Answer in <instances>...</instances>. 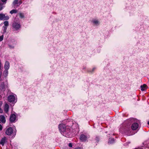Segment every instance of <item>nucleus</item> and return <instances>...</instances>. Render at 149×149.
Returning a JSON list of instances; mask_svg holds the SVG:
<instances>
[{
    "label": "nucleus",
    "mask_w": 149,
    "mask_h": 149,
    "mask_svg": "<svg viewBox=\"0 0 149 149\" xmlns=\"http://www.w3.org/2000/svg\"><path fill=\"white\" fill-rule=\"evenodd\" d=\"M2 125L0 124V130H2Z\"/></svg>",
    "instance_id": "nucleus-35"
},
{
    "label": "nucleus",
    "mask_w": 149,
    "mask_h": 149,
    "mask_svg": "<svg viewBox=\"0 0 149 149\" xmlns=\"http://www.w3.org/2000/svg\"><path fill=\"white\" fill-rule=\"evenodd\" d=\"M91 22L92 25L94 26H98L100 24V20L97 18H93Z\"/></svg>",
    "instance_id": "nucleus-5"
},
{
    "label": "nucleus",
    "mask_w": 149,
    "mask_h": 149,
    "mask_svg": "<svg viewBox=\"0 0 149 149\" xmlns=\"http://www.w3.org/2000/svg\"><path fill=\"white\" fill-rule=\"evenodd\" d=\"M3 35L0 36V41H2L3 39Z\"/></svg>",
    "instance_id": "nucleus-28"
},
{
    "label": "nucleus",
    "mask_w": 149,
    "mask_h": 149,
    "mask_svg": "<svg viewBox=\"0 0 149 149\" xmlns=\"http://www.w3.org/2000/svg\"><path fill=\"white\" fill-rule=\"evenodd\" d=\"M3 68V65L1 63V61H0V70Z\"/></svg>",
    "instance_id": "nucleus-25"
},
{
    "label": "nucleus",
    "mask_w": 149,
    "mask_h": 149,
    "mask_svg": "<svg viewBox=\"0 0 149 149\" xmlns=\"http://www.w3.org/2000/svg\"><path fill=\"white\" fill-rule=\"evenodd\" d=\"M17 43V42L14 39H12L9 41L8 46L10 49L14 48Z\"/></svg>",
    "instance_id": "nucleus-6"
},
{
    "label": "nucleus",
    "mask_w": 149,
    "mask_h": 149,
    "mask_svg": "<svg viewBox=\"0 0 149 149\" xmlns=\"http://www.w3.org/2000/svg\"><path fill=\"white\" fill-rule=\"evenodd\" d=\"M3 27L4 28L3 32H4V33H5L6 32V30L7 29V27H4V26H3Z\"/></svg>",
    "instance_id": "nucleus-27"
},
{
    "label": "nucleus",
    "mask_w": 149,
    "mask_h": 149,
    "mask_svg": "<svg viewBox=\"0 0 149 149\" xmlns=\"http://www.w3.org/2000/svg\"><path fill=\"white\" fill-rule=\"evenodd\" d=\"M16 116L15 114H12L10 117V120L11 122H14L16 120Z\"/></svg>",
    "instance_id": "nucleus-9"
},
{
    "label": "nucleus",
    "mask_w": 149,
    "mask_h": 149,
    "mask_svg": "<svg viewBox=\"0 0 149 149\" xmlns=\"http://www.w3.org/2000/svg\"><path fill=\"white\" fill-rule=\"evenodd\" d=\"M5 88L4 84L3 81L2 80H0V89L4 90Z\"/></svg>",
    "instance_id": "nucleus-13"
},
{
    "label": "nucleus",
    "mask_w": 149,
    "mask_h": 149,
    "mask_svg": "<svg viewBox=\"0 0 149 149\" xmlns=\"http://www.w3.org/2000/svg\"><path fill=\"white\" fill-rule=\"evenodd\" d=\"M96 68L94 67V68H93L92 69L88 70H87V71L89 72L93 73L95 71V70H96Z\"/></svg>",
    "instance_id": "nucleus-20"
},
{
    "label": "nucleus",
    "mask_w": 149,
    "mask_h": 149,
    "mask_svg": "<svg viewBox=\"0 0 149 149\" xmlns=\"http://www.w3.org/2000/svg\"><path fill=\"white\" fill-rule=\"evenodd\" d=\"M95 140L97 142H98L99 141V139L97 137H96Z\"/></svg>",
    "instance_id": "nucleus-30"
},
{
    "label": "nucleus",
    "mask_w": 149,
    "mask_h": 149,
    "mask_svg": "<svg viewBox=\"0 0 149 149\" xmlns=\"http://www.w3.org/2000/svg\"><path fill=\"white\" fill-rule=\"evenodd\" d=\"M1 0L2 2L5 3H6V1H7V0Z\"/></svg>",
    "instance_id": "nucleus-32"
},
{
    "label": "nucleus",
    "mask_w": 149,
    "mask_h": 149,
    "mask_svg": "<svg viewBox=\"0 0 149 149\" xmlns=\"http://www.w3.org/2000/svg\"><path fill=\"white\" fill-rule=\"evenodd\" d=\"M18 0H14L13 2V4L14 5H15L16 4L18 5Z\"/></svg>",
    "instance_id": "nucleus-22"
},
{
    "label": "nucleus",
    "mask_w": 149,
    "mask_h": 149,
    "mask_svg": "<svg viewBox=\"0 0 149 149\" xmlns=\"http://www.w3.org/2000/svg\"><path fill=\"white\" fill-rule=\"evenodd\" d=\"M74 149H82L81 147H79L76 148Z\"/></svg>",
    "instance_id": "nucleus-34"
},
{
    "label": "nucleus",
    "mask_w": 149,
    "mask_h": 149,
    "mask_svg": "<svg viewBox=\"0 0 149 149\" xmlns=\"http://www.w3.org/2000/svg\"><path fill=\"white\" fill-rule=\"evenodd\" d=\"M0 120L3 123H5L6 122V119L4 116H0Z\"/></svg>",
    "instance_id": "nucleus-16"
},
{
    "label": "nucleus",
    "mask_w": 149,
    "mask_h": 149,
    "mask_svg": "<svg viewBox=\"0 0 149 149\" xmlns=\"http://www.w3.org/2000/svg\"><path fill=\"white\" fill-rule=\"evenodd\" d=\"M4 27H7L8 26V22L7 21H5L4 22Z\"/></svg>",
    "instance_id": "nucleus-23"
},
{
    "label": "nucleus",
    "mask_w": 149,
    "mask_h": 149,
    "mask_svg": "<svg viewBox=\"0 0 149 149\" xmlns=\"http://www.w3.org/2000/svg\"><path fill=\"white\" fill-rule=\"evenodd\" d=\"M6 134L8 135H12L13 136H15L16 133V130L14 127H9L7 128L5 132Z\"/></svg>",
    "instance_id": "nucleus-3"
},
{
    "label": "nucleus",
    "mask_w": 149,
    "mask_h": 149,
    "mask_svg": "<svg viewBox=\"0 0 149 149\" xmlns=\"http://www.w3.org/2000/svg\"><path fill=\"white\" fill-rule=\"evenodd\" d=\"M19 15L20 17L21 18H23L24 17V14H23L22 13H19Z\"/></svg>",
    "instance_id": "nucleus-24"
},
{
    "label": "nucleus",
    "mask_w": 149,
    "mask_h": 149,
    "mask_svg": "<svg viewBox=\"0 0 149 149\" xmlns=\"http://www.w3.org/2000/svg\"><path fill=\"white\" fill-rule=\"evenodd\" d=\"M9 106L7 103L5 104L4 108V110L6 113H7L9 110Z\"/></svg>",
    "instance_id": "nucleus-14"
},
{
    "label": "nucleus",
    "mask_w": 149,
    "mask_h": 149,
    "mask_svg": "<svg viewBox=\"0 0 149 149\" xmlns=\"http://www.w3.org/2000/svg\"><path fill=\"white\" fill-rule=\"evenodd\" d=\"M139 125L137 123H134L132 125L131 128L133 130H136L138 127Z\"/></svg>",
    "instance_id": "nucleus-12"
},
{
    "label": "nucleus",
    "mask_w": 149,
    "mask_h": 149,
    "mask_svg": "<svg viewBox=\"0 0 149 149\" xmlns=\"http://www.w3.org/2000/svg\"><path fill=\"white\" fill-rule=\"evenodd\" d=\"M115 141L113 138H109L108 141V143L109 144H112L115 143Z\"/></svg>",
    "instance_id": "nucleus-17"
},
{
    "label": "nucleus",
    "mask_w": 149,
    "mask_h": 149,
    "mask_svg": "<svg viewBox=\"0 0 149 149\" xmlns=\"http://www.w3.org/2000/svg\"><path fill=\"white\" fill-rule=\"evenodd\" d=\"M4 70H8L10 68V63L9 62L6 61L4 65Z\"/></svg>",
    "instance_id": "nucleus-11"
},
{
    "label": "nucleus",
    "mask_w": 149,
    "mask_h": 149,
    "mask_svg": "<svg viewBox=\"0 0 149 149\" xmlns=\"http://www.w3.org/2000/svg\"><path fill=\"white\" fill-rule=\"evenodd\" d=\"M6 137H4L2 138L0 141L1 144L2 146H3L4 145V143L6 142Z\"/></svg>",
    "instance_id": "nucleus-15"
},
{
    "label": "nucleus",
    "mask_w": 149,
    "mask_h": 149,
    "mask_svg": "<svg viewBox=\"0 0 149 149\" xmlns=\"http://www.w3.org/2000/svg\"><path fill=\"white\" fill-rule=\"evenodd\" d=\"M141 90L142 91H145L147 88V86L145 84L143 85H141Z\"/></svg>",
    "instance_id": "nucleus-18"
},
{
    "label": "nucleus",
    "mask_w": 149,
    "mask_h": 149,
    "mask_svg": "<svg viewBox=\"0 0 149 149\" xmlns=\"http://www.w3.org/2000/svg\"><path fill=\"white\" fill-rule=\"evenodd\" d=\"M8 102H10L15 103L17 101V96L15 94L12 93L8 96Z\"/></svg>",
    "instance_id": "nucleus-4"
},
{
    "label": "nucleus",
    "mask_w": 149,
    "mask_h": 149,
    "mask_svg": "<svg viewBox=\"0 0 149 149\" xmlns=\"http://www.w3.org/2000/svg\"><path fill=\"white\" fill-rule=\"evenodd\" d=\"M13 27L15 30H17L20 28L21 25L19 22H14L13 24Z\"/></svg>",
    "instance_id": "nucleus-7"
},
{
    "label": "nucleus",
    "mask_w": 149,
    "mask_h": 149,
    "mask_svg": "<svg viewBox=\"0 0 149 149\" xmlns=\"http://www.w3.org/2000/svg\"><path fill=\"white\" fill-rule=\"evenodd\" d=\"M3 104V102L2 101L0 102V107H1Z\"/></svg>",
    "instance_id": "nucleus-33"
},
{
    "label": "nucleus",
    "mask_w": 149,
    "mask_h": 149,
    "mask_svg": "<svg viewBox=\"0 0 149 149\" xmlns=\"http://www.w3.org/2000/svg\"><path fill=\"white\" fill-rule=\"evenodd\" d=\"M148 125H149V121L148 122Z\"/></svg>",
    "instance_id": "nucleus-37"
},
{
    "label": "nucleus",
    "mask_w": 149,
    "mask_h": 149,
    "mask_svg": "<svg viewBox=\"0 0 149 149\" xmlns=\"http://www.w3.org/2000/svg\"><path fill=\"white\" fill-rule=\"evenodd\" d=\"M3 112V110L0 108V113H2Z\"/></svg>",
    "instance_id": "nucleus-31"
},
{
    "label": "nucleus",
    "mask_w": 149,
    "mask_h": 149,
    "mask_svg": "<svg viewBox=\"0 0 149 149\" xmlns=\"http://www.w3.org/2000/svg\"><path fill=\"white\" fill-rule=\"evenodd\" d=\"M17 12V11L16 10L13 9L10 11V13L11 14L13 13H15Z\"/></svg>",
    "instance_id": "nucleus-21"
},
{
    "label": "nucleus",
    "mask_w": 149,
    "mask_h": 149,
    "mask_svg": "<svg viewBox=\"0 0 149 149\" xmlns=\"http://www.w3.org/2000/svg\"><path fill=\"white\" fill-rule=\"evenodd\" d=\"M22 3V2L21 0H18V6L20 5Z\"/></svg>",
    "instance_id": "nucleus-26"
},
{
    "label": "nucleus",
    "mask_w": 149,
    "mask_h": 149,
    "mask_svg": "<svg viewBox=\"0 0 149 149\" xmlns=\"http://www.w3.org/2000/svg\"><path fill=\"white\" fill-rule=\"evenodd\" d=\"M3 74L4 76L5 77H7L8 74V70H4Z\"/></svg>",
    "instance_id": "nucleus-19"
},
{
    "label": "nucleus",
    "mask_w": 149,
    "mask_h": 149,
    "mask_svg": "<svg viewBox=\"0 0 149 149\" xmlns=\"http://www.w3.org/2000/svg\"><path fill=\"white\" fill-rule=\"evenodd\" d=\"M79 127L78 125L76 123H73L72 127L66 126L63 123L60 124L58 125V129L60 132L66 137L69 136L70 133L72 132L74 133L76 131V129H78Z\"/></svg>",
    "instance_id": "nucleus-1"
},
{
    "label": "nucleus",
    "mask_w": 149,
    "mask_h": 149,
    "mask_svg": "<svg viewBox=\"0 0 149 149\" xmlns=\"http://www.w3.org/2000/svg\"><path fill=\"white\" fill-rule=\"evenodd\" d=\"M68 146H69V147H72V144L71 143H70L69 144Z\"/></svg>",
    "instance_id": "nucleus-29"
},
{
    "label": "nucleus",
    "mask_w": 149,
    "mask_h": 149,
    "mask_svg": "<svg viewBox=\"0 0 149 149\" xmlns=\"http://www.w3.org/2000/svg\"><path fill=\"white\" fill-rule=\"evenodd\" d=\"M88 138H89L88 136L82 134L80 135L79 139L81 141L85 142L87 141Z\"/></svg>",
    "instance_id": "nucleus-8"
},
{
    "label": "nucleus",
    "mask_w": 149,
    "mask_h": 149,
    "mask_svg": "<svg viewBox=\"0 0 149 149\" xmlns=\"http://www.w3.org/2000/svg\"><path fill=\"white\" fill-rule=\"evenodd\" d=\"M86 69V67H84L83 68V70H84V69Z\"/></svg>",
    "instance_id": "nucleus-36"
},
{
    "label": "nucleus",
    "mask_w": 149,
    "mask_h": 149,
    "mask_svg": "<svg viewBox=\"0 0 149 149\" xmlns=\"http://www.w3.org/2000/svg\"><path fill=\"white\" fill-rule=\"evenodd\" d=\"M9 19V17L8 16H5L4 14H0V20H6Z\"/></svg>",
    "instance_id": "nucleus-10"
},
{
    "label": "nucleus",
    "mask_w": 149,
    "mask_h": 149,
    "mask_svg": "<svg viewBox=\"0 0 149 149\" xmlns=\"http://www.w3.org/2000/svg\"><path fill=\"white\" fill-rule=\"evenodd\" d=\"M127 122L123 124L119 128V132L122 134H124L128 135H130L131 129L130 127V124H127Z\"/></svg>",
    "instance_id": "nucleus-2"
}]
</instances>
